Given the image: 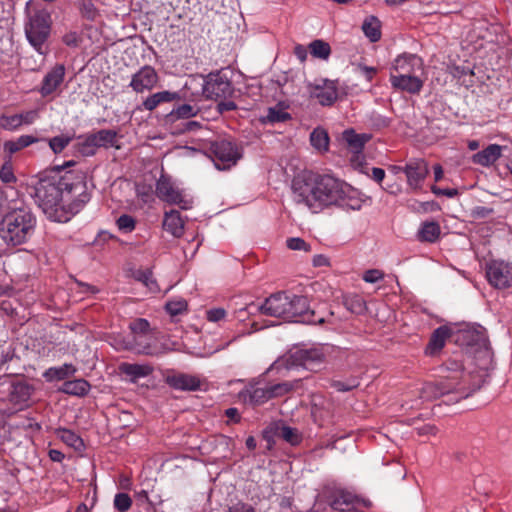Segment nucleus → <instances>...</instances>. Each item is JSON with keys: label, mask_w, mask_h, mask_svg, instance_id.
I'll return each mask as SVG.
<instances>
[{"label": "nucleus", "mask_w": 512, "mask_h": 512, "mask_svg": "<svg viewBox=\"0 0 512 512\" xmlns=\"http://www.w3.org/2000/svg\"><path fill=\"white\" fill-rule=\"evenodd\" d=\"M75 164L71 160L63 165H54L34 185L35 202L54 221H61L58 212L65 209V196H75L68 205V211L72 214L78 213L90 200L86 174L82 170H66Z\"/></svg>", "instance_id": "nucleus-1"}, {"label": "nucleus", "mask_w": 512, "mask_h": 512, "mask_svg": "<svg viewBox=\"0 0 512 512\" xmlns=\"http://www.w3.org/2000/svg\"><path fill=\"white\" fill-rule=\"evenodd\" d=\"M293 200L304 204L311 211L318 212L324 207L339 205L351 209H360L358 201L347 202L353 189L350 185L331 175H311L305 179H296L292 184Z\"/></svg>", "instance_id": "nucleus-2"}, {"label": "nucleus", "mask_w": 512, "mask_h": 512, "mask_svg": "<svg viewBox=\"0 0 512 512\" xmlns=\"http://www.w3.org/2000/svg\"><path fill=\"white\" fill-rule=\"evenodd\" d=\"M234 93V87L225 70L211 72L206 76L189 78L183 87V99L190 102L227 99Z\"/></svg>", "instance_id": "nucleus-3"}, {"label": "nucleus", "mask_w": 512, "mask_h": 512, "mask_svg": "<svg viewBox=\"0 0 512 512\" xmlns=\"http://www.w3.org/2000/svg\"><path fill=\"white\" fill-rule=\"evenodd\" d=\"M36 218L26 209H16L4 216L0 223V253L9 247L25 243L33 234Z\"/></svg>", "instance_id": "nucleus-4"}, {"label": "nucleus", "mask_w": 512, "mask_h": 512, "mask_svg": "<svg viewBox=\"0 0 512 512\" xmlns=\"http://www.w3.org/2000/svg\"><path fill=\"white\" fill-rule=\"evenodd\" d=\"M325 360V354L321 348H295L289 350L283 356L273 362L269 370H290L303 367L307 370H316Z\"/></svg>", "instance_id": "nucleus-5"}, {"label": "nucleus", "mask_w": 512, "mask_h": 512, "mask_svg": "<svg viewBox=\"0 0 512 512\" xmlns=\"http://www.w3.org/2000/svg\"><path fill=\"white\" fill-rule=\"evenodd\" d=\"M51 17L46 11H37L25 24V34L29 43L41 55L46 54V41L50 35Z\"/></svg>", "instance_id": "nucleus-6"}, {"label": "nucleus", "mask_w": 512, "mask_h": 512, "mask_svg": "<svg viewBox=\"0 0 512 512\" xmlns=\"http://www.w3.org/2000/svg\"><path fill=\"white\" fill-rule=\"evenodd\" d=\"M206 153L219 170L230 168L241 157L236 145L226 139L209 142Z\"/></svg>", "instance_id": "nucleus-7"}, {"label": "nucleus", "mask_w": 512, "mask_h": 512, "mask_svg": "<svg viewBox=\"0 0 512 512\" xmlns=\"http://www.w3.org/2000/svg\"><path fill=\"white\" fill-rule=\"evenodd\" d=\"M156 195L157 197L169 204L178 205L181 209L187 210L192 207L193 201L179 189L171 177L166 174H161L156 182Z\"/></svg>", "instance_id": "nucleus-8"}, {"label": "nucleus", "mask_w": 512, "mask_h": 512, "mask_svg": "<svg viewBox=\"0 0 512 512\" xmlns=\"http://www.w3.org/2000/svg\"><path fill=\"white\" fill-rule=\"evenodd\" d=\"M289 306L287 321L308 324H320L324 322L323 317H318L315 311L310 309L308 299L305 296L289 295Z\"/></svg>", "instance_id": "nucleus-9"}, {"label": "nucleus", "mask_w": 512, "mask_h": 512, "mask_svg": "<svg viewBox=\"0 0 512 512\" xmlns=\"http://www.w3.org/2000/svg\"><path fill=\"white\" fill-rule=\"evenodd\" d=\"M486 276L493 287L509 288L512 286V264L502 260H492L486 265Z\"/></svg>", "instance_id": "nucleus-10"}, {"label": "nucleus", "mask_w": 512, "mask_h": 512, "mask_svg": "<svg viewBox=\"0 0 512 512\" xmlns=\"http://www.w3.org/2000/svg\"><path fill=\"white\" fill-rule=\"evenodd\" d=\"M289 295L285 292H278L268 297L259 307V311L267 316L282 318L287 321L289 314Z\"/></svg>", "instance_id": "nucleus-11"}, {"label": "nucleus", "mask_w": 512, "mask_h": 512, "mask_svg": "<svg viewBox=\"0 0 512 512\" xmlns=\"http://www.w3.org/2000/svg\"><path fill=\"white\" fill-rule=\"evenodd\" d=\"M423 69V60L416 54L399 55L393 64L394 75L420 76Z\"/></svg>", "instance_id": "nucleus-12"}, {"label": "nucleus", "mask_w": 512, "mask_h": 512, "mask_svg": "<svg viewBox=\"0 0 512 512\" xmlns=\"http://www.w3.org/2000/svg\"><path fill=\"white\" fill-rule=\"evenodd\" d=\"M158 80L159 77L156 70L152 66L145 65L132 75L129 86L136 93H143L144 91L152 90Z\"/></svg>", "instance_id": "nucleus-13"}, {"label": "nucleus", "mask_w": 512, "mask_h": 512, "mask_svg": "<svg viewBox=\"0 0 512 512\" xmlns=\"http://www.w3.org/2000/svg\"><path fill=\"white\" fill-rule=\"evenodd\" d=\"M459 383H453L449 380L438 383H425L420 389V398L423 401H433L441 396L452 392H459L461 389Z\"/></svg>", "instance_id": "nucleus-14"}, {"label": "nucleus", "mask_w": 512, "mask_h": 512, "mask_svg": "<svg viewBox=\"0 0 512 512\" xmlns=\"http://www.w3.org/2000/svg\"><path fill=\"white\" fill-rule=\"evenodd\" d=\"M165 383L180 391H197L201 387V380L197 376L181 372H169L165 376Z\"/></svg>", "instance_id": "nucleus-15"}, {"label": "nucleus", "mask_w": 512, "mask_h": 512, "mask_svg": "<svg viewBox=\"0 0 512 512\" xmlns=\"http://www.w3.org/2000/svg\"><path fill=\"white\" fill-rule=\"evenodd\" d=\"M310 93L323 106L332 105L338 98L336 82L327 79H323L320 83L313 85Z\"/></svg>", "instance_id": "nucleus-16"}, {"label": "nucleus", "mask_w": 512, "mask_h": 512, "mask_svg": "<svg viewBox=\"0 0 512 512\" xmlns=\"http://www.w3.org/2000/svg\"><path fill=\"white\" fill-rule=\"evenodd\" d=\"M65 76V67L62 64L54 66L43 78L39 89L43 97L51 95L61 85Z\"/></svg>", "instance_id": "nucleus-17"}, {"label": "nucleus", "mask_w": 512, "mask_h": 512, "mask_svg": "<svg viewBox=\"0 0 512 512\" xmlns=\"http://www.w3.org/2000/svg\"><path fill=\"white\" fill-rule=\"evenodd\" d=\"M390 82L395 89L410 94H418L424 85V80L420 76L394 75V73L390 75Z\"/></svg>", "instance_id": "nucleus-18"}, {"label": "nucleus", "mask_w": 512, "mask_h": 512, "mask_svg": "<svg viewBox=\"0 0 512 512\" xmlns=\"http://www.w3.org/2000/svg\"><path fill=\"white\" fill-rule=\"evenodd\" d=\"M239 395L244 402L252 405H261L271 400L269 387H258L256 383L247 385Z\"/></svg>", "instance_id": "nucleus-19"}, {"label": "nucleus", "mask_w": 512, "mask_h": 512, "mask_svg": "<svg viewBox=\"0 0 512 512\" xmlns=\"http://www.w3.org/2000/svg\"><path fill=\"white\" fill-rule=\"evenodd\" d=\"M409 186L417 189L428 174V167L423 160L409 162L403 169Z\"/></svg>", "instance_id": "nucleus-20"}, {"label": "nucleus", "mask_w": 512, "mask_h": 512, "mask_svg": "<svg viewBox=\"0 0 512 512\" xmlns=\"http://www.w3.org/2000/svg\"><path fill=\"white\" fill-rule=\"evenodd\" d=\"M33 387L26 382H15L9 386V401L20 408L25 406L31 398Z\"/></svg>", "instance_id": "nucleus-21"}, {"label": "nucleus", "mask_w": 512, "mask_h": 512, "mask_svg": "<svg viewBox=\"0 0 512 512\" xmlns=\"http://www.w3.org/2000/svg\"><path fill=\"white\" fill-rule=\"evenodd\" d=\"M121 374L129 377L132 383L137 382L138 379L144 378L152 374L153 367L149 364L127 363L123 362L118 367Z\"/></svg>", "instance_id": "nucleus-22"}, {"label": "nucleus", "mask_w": 512, "mask_h": 512, "mask_svg": "<svg viewBox=\"0 0 512 512\" xmlns=\"http://www.w3.org/2000/svg\"><path fill=\"white\" fill-rule=\"evenodd\" d=\"M117 132L111 129H102L95 133L88 134L85 138V144L93 147L114 146L116 143Z\"/></svg>", "instance_id": "nucleus-23"}, {"label": "nucleus", "mask_w": 512, "mask_h": 512, "mask_svg": "<svg viewBox=\"0 0 512 512\" xmlns=\"http://www.w3.org/2000/svg\"><path fill=\"white\" fill-rule=\"evenodd\" d=\"M183 98V90L181 95L177 92L161 91L148 96L143 102L142 106L145 110L153 111L161 103L172 102Z\"/></svg>", "instance_id": "nucleus-24"}, {"label": "nucleus", "mask_w": 512, "mask_h": 512, "mask_svg": "<svg viewBox=\"0 0 512 512\" xmlns=\"http://www.w3.org/2000/svg\"><path fill=\"white\" fill-rule=\"evenodd\" d=\"M502 148L497 144H490L482 151L472 156V161L475 164L482 166H490L495 163L501 157Z\"/></svg>", "instance_id": "nucleus-25"}, {"label": "nucleus", "mask_w": 512, "mask_h": 512, "mask_svg": "<svg viewBox=\"0 0 512 512\" xmlns=\"http://www.w3.org/2000/svg\"><path fill=\"white\" fill-rule=\"evenodd\" d=\"M163 228L174 237H181L184 233V221L177 210L166 212L163 220Z\"/></svg>", "instance_id": "nucleus-26"}, {"label": "nucleus", "mask_w": 512, "mask_h": 512, "mask_svg": "<svg viewBox=\"0 0 512 512\" xmlns=\"http://www.w3.org/2000/svg\"><path fill=\"white\" fill-rule=\"evenodd\" d=\"M440 234L441 228L438 222L426 221L421 224L417 237L421 242L434 243L439 239Z\"/></svg>", "instance_id": "nucleus-27"}, {"label": "nucleus", "mask_w": 512, "mask_h": 512, "mask_svg": "<svg viewBox=\"0 0 512 512\" xmlns=\"http://www.w3.org/2000/svg\"><path fill=\"white\" fill-rule=\"evenodd\" d=\"M342 137L349 149L354 153L361 152L365 143L370 140V135L357 134L353 129L345 130Z\"/></svg>", "instance_id": "nucleus-28"}, {"label": "nucleus", "mask_w": 512, "mask_h": 512, "mask_svg": "<svg viewBox=\"0 0 512 512\" xmlns=\"http://www.w3.org/2000/svg\"><path fill=\"white\" fill-rule=\"evenodd\" d=\"M90 388L91 385L85 379H75L65 381L60 391L68 395L82 397L88 394Z\"/></svg>", "instance_id": "nucleus-29"}, {"label": "nucleus", "mask_w": 512, "mask_h": 512, "mask_svg": "<svg viewBox=\"0 0 512 512\" xmlns=\"http://www.w3.org/2000/svg\"><path fill=\"white\" fill-rule=\"evenodd\" d=\"M450 335L451 329L448 326L443 325L435 329L431 335L427 351H429L430 354H433L442 349L445 345L446 339L449 338Z\"/></svg>", "instance_id": "nucleus-30"}, {"label": "nucleus", "mask_w": 512, "mask_h": 512, "mask_svg": "<svg viewBox=\"0 0 512 512\" xmlns=\"http://www.w3.org/2000/svg\"><path fill=\"white\" fill-rule=\"evenodd\" d=\"M290 119V113H288L285 107L279 103L267 109V114L261 118V122L263 124H276L284 123Z\"/></svg>", "instance_id": "nucleus-31"}, {"label": "nucleus", "mask_w": 512, "mask_h": 512, "mask_svg": "<svg viewBox=\"0 0 512 512\" xmlns=\"http://www.w3.org/2000/svg\"><path fill=\"white\" fill-rule=\"evenodd\" d=\"M76 368L72 364H64L60 367H51L43 373V377L52 382L54 380H64L76 373Z\"/></svg>", "instance_id": "nucleus-32"}, {"label": "nucleus", "mask_w": 512, "mask_h": 512, "mask_svg": "<svg viewBox=\"0 0 512 512\" xmlns=\"http://www.w3.org/2000/svg\"><path fill=\"white\" fill-rule=\"evenodd\" d=\"M56 436L68 446L74 448L76 451L84 449V442L82 438L72 430L66 428H58L55 431Z\"/></svg>", "instance_id": "nucleus-33"}, {"label": "nucleus", "mask_w": 512, "mask_h": 512, "mask_svg": "<svg viewBox=\"0 0 512 512\" xmlns=\"http://www.w3.org/2000/svg\"><path fill=\"white\" fill-rule=\"evenodd\" d=\"M380 21L375 16H369L367 17L363 24H362V30L367 38L371 42H377L381 38V30H380Z\"/></svg>", "instance_id": "nucleus-34"}, {"label": "nucleus", "mask_w": 512, "mask_h": 512, "mask_svg": "<svg viewBox=\"0 0 512 512\" xmlns=\"http://www.w3.org/2000/svg\"><path fill=\"white\" fill-rule=\"evenodd\" d=\"M38 139L31 135H21L16 140H9L4 143V151L14 154L23 148L37 142Z\"/></svg>", "instance_id": "nucleus-35"}, {"label": "nucleus", "mask_w": 512, "mask_h": 512, "mask_svg": "<svg viewBox=\"0 0 512 512\" xmlns=\"http://www.w3.org/2000/svg\"><path fill=\"white\" fill-rule=\"evenodd\" d=\"M301 384V380L297 379L294 381H285L281 383H276L273 385H269V393L271 394V399L282 397L291 391L297 389Z\"/></svg>", "instance_id": "nucleus-36"}, {"label": "nucleus", "mask_w": 512, "mask_h": 512, "mask_svg": "<svg viewBox=\"0 0 512 512\" xmlns=\"http://www.w3.org/2000/svg\"><path fill=\"white\" fill-rule=\"evenodd\" d=\"M343 303L347 310H349L351 313L362 315L367 311L366 302L359 295H347L344 297Z\"/></svg>", "instance_id": "nucleus-37"}, {"label": "nucleus", "mask_w": 512, "mask_h": 512, "mask_svg": "<svg viewBox=\"0 0 512 512\" xmlns=\"http://www.w3.org/2000/svg\"><path fill=\"white\" fill-rule=\"evenodd\" d=\"M311 145L319 151H327L329 146V136L323 128H315L310 134Z\"/></svg>", "instance_id": "nucleus-38"}, {"label": "nucleus", "mask_w": 512, "mask_h": 512, "mask_svg": "<svg viewBox=\"0 0 512 512\" xmlns=\"http://www.w3.org/2000/svg\"><path fill=\"white\" fill-rule=\"evenodd\" d=\"M133 277L135 280L146 286L152 293H156L160 290L155 278L153 277L152 271L149 269L137 270L134 272Z\"/></svg>", "instance_id": "nucleus-39"}, {"label": "nucleus", "mask_w": 512, "mask_h": 512, "mask_svg": "<svg viewBox=\"0 0 512 512\" xmlns=\"http://www.w3.org/2000/svg\"><path fill=\"white\" fill-rule=\"evenodd\" d=\"M309 50L313 57L322 60H327L331 54V47L329 43L321 39L312 41L309 44Z\"/></svg>", "instance_id": "nucleus-40"}, {"label": "nucleus", "mask_w": 512, "mask_h": 512, "mask_svg": "<svg viewBox=\"0 0 512 512\" xmlns=\"http://www.w3.org/2000/svg\"><path fill=\"white\" fill-rule=\"evenodd\" d=\"M353 502V496L345 491H338L336 492L331 501L330 506L334 510L344 511L347 509Z\"/></svg>", "instance_id": "nucleus-41"}, {"label": "nucleus", "mask_w": 512, "mask_h": 512, "mask_svg": "<svg viewBox=\"0 0 512 512\" xmlns=\"http://www.w3.org/2000/svg\"><path fill=\"white\" fill-rule=\"evenodd\" d=\"M199 111L200 108L198 106L185 103L173 109L171 111V115L175 116L176 118H190L197 115Z\"/></svg>", "instance_id": "nucleus-42"}, {"label": "nucleus", "mask_w": 512, "mask_h": 512, "mask_svg": "<svg viewBox=\"0 0 512 512\" xmlns=\"http://www.w3.org/2000/svg\"><path fill=\"white\" fill-rule=\"evenodd\" d=\"M360 384L358 377H350L346 380H333L331 382V387H333L338 392H348L355 388H357Z\"/></svg>", "instance_id": "nucleus-43"}, {"label": "nucleus", "mask_w": 512, "mask_h": 512, "mask_svg": "<svg viewBox=\"0 0 512 512\" xmlns=\"http://www.w3.org/2000/svg\"><path fill=\"white\" fill-rule=\"evenodd\" d=\"M280 437L291 445H297L301 442V436L297 429L283 426L279 429Z\"/></svg>", "instance_id": "nucleus-44"}, {"label": "nucleus", "mask_w": 512, "mask_h": 512, "mask_svg": "<svg viewBox=\"0 0 512 512\" xmlns=\"http://www.w3.org/2000/svg\"><path fill=\"white\" fill-rule=\"evenodd\" d=\"M114 508L119 512H127L132 506V499L127 493H117L114 497Z\"/></svg>", "instance_id": "nucleus-45"}, {"label": "nucleus", "mask_w": 512, "mask_h": 512, "mask_svg": "<svg viewBox=\"0 0 512 512\" xmlns=\"http://www.w3.org/2000/svg\"><path fill=\"white\" fill-rule=\"evenodd\" d=\"M116 225L119 231L123 233H130L136 227V220L131 215L123 214L116 220Z\"/></svg>", "instance_id": "nucleus-46"}, {"label": "nucleus", "mask_w": 512, "mask_h": 512, "mask_svg": "<svg viewBox=\"0 0 512 512\" xmlns=\"http://www.w3.org/2000/svg\"><path fill=\"white\" fill-rule=\"evenodd\" d=\"M21 126V120L18 114L14 115H1L0 116V127L5 130H16Z\"/></svg>", "instance_id": "nucleus-47"}, {"label": "nucleus", "mask_w": 512, "mask_h": 512, "mask_svg": "<svg viewBox=\"0 0 512 512\" xmlns=\"http://www.w3.org/2000/svg\"><path fill=\"white\" fill-rule=\"evenodd\" d=\"M165 308L171 316H176L186 311L187 302L182 298L171 300L166 303Z\"/></svg>", "instance_id": "nucleus-48"}, {"label": "nucleus", "mask_w": 512, "mask_h": 512, "mask_svg": "<svg viewBox=\"0 0 512 512\" xmlns=\"http://www.w3.org/2000/svg\"><path fill=\"white\" fill-rule=\"evenodd\" d=\"M71 138L67 136H55L49 140V146L54 153L62 152L70 143Z\"/></svg>", "instance_id": "nucleus-49"}, {"label": "nucleus", "mask_w": 512, "mask_h": 512, "mask_svg": "<svg viewBox=\"0 0 512 512\" xmlns=\"http://www.w3.org/2000/svg\"><path fill=\"white\" fill-rule=\"evenodd\" d=\"M131 331L135 334H145L148 332L150 324L144 318H138L130 323Z\"/></svg>", "instance_id": "nucleus-50"}, {"label": "nucleus", "mask_w": 512, "mask_h": 512, "mask_svg": "<svg viewBox=\"0 0 512 512\" xmlns=\"http://www.w3.org/2000/svg\"><path fill=\"white\" fill-rule=\"evenodd\" d=\"M286 245L291 250H310V245L307 242H305V240L299 237L288 238L286 241Z\"/></svg>", "instance_id": "nucleus-51"}, {"label": "nucleus", "mask_w": 512, "mask_h": 512, "mask_svg": "<svg viewBox=\"0 0 512 512\" xmlns=\"http://www.w3.org/2000/svg\"><path fill=\"white\" fill-rule=\"evenodd\" d=\"M79 7L84 16L93 19L96 15V9L91 0H81Z\"/></svg>", "instance_id": "nucleus-52"}, {"label": "nucleus", "mask_w": 512, "mask_h": 512, "mask_svg": "<svg viewBox=\"0 0 512 512\" xmlns=\"http://www.w3.org/2000/svg\"><path fill=\"white\" fill-rule=\"evenodd\" d=\"M384 273L378 269L367 270L363 275V280L367 283H376L383 279Z\"/></svg>", "instance_id": "nucleus-53"}, {"label": "nucleus", "mask_w": 512, "mask_h": 512, "mask_svg": "<svg viewBox=\"0 0 512 512\" xmlns=\"http://www.w3.org/2000/svg\"><path fill=\"white\" fill-rule=\"evenodd\" d=\"M226 316V310L223 308H214L207 311V319L210 322H218L224 319Z\"/></svg>", "instance_id": "nucleus-54"}, {"label": "nucleus", "mask_w": 512, "mask_h": 512, "mask_svg": "<svg viewBox=\"0 0 512 512\" xmlns=\"http://www.w3.org/2000/svg\"><path fill=\"white\" fill-rule=\"evenodd\" d=\"M63 42L67 46L77 47L80 42V38L76 32H69L63 36Z\"/></svg>", "instance_id": "nucleus-55"}, {"label": "nucleus", "mask_w": 512, "mask_h": 512, "mask_svg": "<svg viewBox=\"0 0 512 512\" xmlns=\"http://www.w3.org/2000/svg\"><path fill=\"white\" fill-rule=\"evenodd\" d=\"M0 179L5 183H10L15 180L12 169L9 166H3L0 170Z\"/></svg>", "instance_id": "nucleus-56"}, {"label": "nucleus", "mask_w": 512, "mask_h": 512, "mask_svg": "<svg viewBox=\"0 0 512 512\" xmlns=\"http://www.w3.org/2000/svg\"><path fill=\"white\" fill-rule=\"evenodd\" d=\"M227 512H256L255 509L246 503L239 502L230 507Z\"/></svg>", "instance_id": "nucleus-57"}, {"label": "nucleus", "mask_w": 512, "mask_h": 512, "mask_svg": "<svg viewBox=\"0 0 512 512\" xmlns=\"http://www.w3.org/2000/svg\"><path fill=\"white\" fill-rule=\"evenodd\" d=\"M18 115L21 120V126L23 124H32L37 117V113L35 111H27L25 113H20Z\"/></svg>", "instance_id": "nucleus-58"}, {"label": "nucleus", "mask_w": 512, "mask_h": 512, "mask_svg": "<svg viewBox=\"0 0 512 512\" xmlns=\"http://www.w3.org/2000/svg\"><path fill=\"white\" fill-rule=\"evenodd\" d=\"M416 432L418 435H435L437 433V428L434 425L431 424H425L421 427H417Z\"/></svg>", "instance_id": "nucleus-59"}, {"label": "nucleus", "mask_w": 512, "mask_h": 512, "mask_svg": "<svg viewBox=\"0 0 512 512\" xmlns=\"http://www.w3.org/2000/svg\"><path fill=\"white\" fill-rule=\"evenodd\" d=\"M217 108L220 113H223V112L235 110L237 108V106H236L235 102H233L231 100H225V101L219 102L217 105Z\"/></svg>", "instance_id": "nucleus-60"}, {"label": "nucleus", "mask_w": 512, "mask_h": 512, "mask_svg": "<svg viewBox=\"0 0 512 512\" xmlns=\"http://www.w3.org/2000/svg\"><path fill=\"white\" fill-rule=\"evenodd\" d=\"M432 192L435 195H445V196L450 197V198H452L455 195H457V190H455V189H441V188H438L436 186L432 187Z\"/></svg>", "instance_id": "nucleus-61"}, {"label": "nucleus", "mask_w": 512, "mask_h": 512, "mask_svg": "<svg viewBox=\"0 0 512 512\" xmlns=\"http://www.w3.org/2000/svg\"><path fill=\"white\" fill-rule=\"evenodd\" d=\"M294 54L301 62H304L307 59V49L303 45H296L294 48Z\"/></svg>", "instance_id": "nucleus-62"}, {"label": "nucleus", "mask_w": 512, "mask_h": 512, "mask_svg": "<svg viewBox=\"0 0 512 512\" xmlns=\"http://www.w3.org/2000/svg\"><path fill=\"white\" fill-rule=\"evenodd\" d=\"M312 262H313V265L315 267H321V266L329 265V259L326 256L322 255V254L315 255L313 257V261Z\"/></svg>", "instance_id": "nucleus-63"}, {"label": "nucleus", "mask_w": 512, "mask_h": 512, "mask_svg": "<svg viewBox=\"0 0 512 512\" xmlns=\"http://www.w3.org/2000/svg\"><path fill=\"white\" fill-rule=\"evenodd\" d=\"M371 177L378 183H380L385 177V171L382 168H372Z\"/></svg>", "instance_id": "nucleus-64"}]
</instances>
